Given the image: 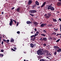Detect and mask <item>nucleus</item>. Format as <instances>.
<instances>
[{
  "mask_svg": "<svg viewBox=\"0 0 61 61\" xmlns=\"http://www.w3.org/2000/svg\"><path fill=\"white\" fill-rule=\"evenodd\" d=\"M52 5H53V4H51V5H49L47 8L48 10H50V9L51 11L55 10V8H54V7L53 6H52Z\"/></svg>",
  "mask_w": 61,
  "mask_h": 61,
  "instance_id": "nucleus-1",
  "label": "nucleus"
},
{
  "mask_svg": "<svg viewBox=\"0 0 61 61\" xmlns=\"http://www.w3.org/2000/svg\"><path fill=\"white\" fill-rule=\"evenodd\" d=\"M37 53L38 54V55H39V56H41V55H42L43 54V52H42V51H41V50H38L37 52Z\"/></svg>",
  "mask_w": 61,
  "mask_h": 61,
  "instance_id": "nucleus-2",
  "label": "nucleus"
},
{
  "mask_svg": "<svg viewBox=\"0 0 61 61\" xmlns=\"http://www.w3.org/2000/svg\"><path fill=\"white\" fill-rule=\"evenodd\" d=\"M30 13L31 14H34V13H36L37 12L36 10H31L29 11Z\"/></svg>",
  "mask_w": 61,
  "mask_h": 61,
  "instance_id": "nucleus-3",
  "label": "nucleus"
},
{
  "mask_svg": "<svg viewBox=\"0 0 61 61\" xmlns=\"http://www.w3.org/2000/svg\"><path fill=\"white\" fill-rule=\"evenodd\" d=\"M13 19H10V22L9 23V25L10 26H11L13 23Z\"/></svg>",
  "mask_w": 61,
  "mask_h": 61,
  "instance_id": "nucleus-4",
  "label": "nucleus"
},
{
  "mask_svg": "<svg viewBox=\"0 0 61 61\" xmlns=\"http://www.w3.org/2000/svg\"><path fill=\"white\" fill-rule=\"evenodd\" d=\"M52 55V53H48V52L47 53V55L49 57H51L52 56V55Z\"/></svg>",
  "mask_w": 61,
  "mask_h": 61,
  "instance_id": "nucleus-5",
  "label": "nucleus"
},
{
  "mask_svg": "<svg viewBox=\"0 0 61 61\" xmlns=\"http://www.w3.org/2000/svg\"><path fill=\"white\" fill-rule=\"evenodd\" d=\"M44 16H45L46 18V19H48V18L50 17L47 15V14H46Z\"/></svg>",
  "mask_w": 61,
  "mask_h": 61,
  "instance_id": "nucleus-6",
  "label": "nucleus"
},
{
  "mask_svg": "<svg viewBox=\"0 0 61 61\" xmlns=\"http://www.w3.org/2000/svg\"><path fill=\"white\" fill-rule=\"evenodd\" d=\"M46 24L42 23L41 25V27H43L44 26H46Z\"/></svg>",
  "mask_w": 61,
  "mask_h": 61,
  "instance_id": "nucleus-7",
  "label": "nucleus"
},
{
  "mask_svg": "<svg viewBox=\"0 0 61 61\" xmlns=\"http://www.w3.org/2000/svg\"><path fill=\"white\" fill-rule=\"evenodd\" d=\"M33 24L36 25V26H37V25H38V23L36 21H34L33 22Z\"/></svg>",
  "mask_w": 61,
  "mask_h": 61,
  "instance_id": "nucleus-8",
  "label": "nucleus"
},
{
  "mask_svg": "<svg viewBox=\"0 0 61 61\" xmlns=\"http://www.w3.org/2000/svg\"><path fill=\"white\" fill-rule=\"evenodd\" d=\"M57 6H60V5H61V2H58L56 4Z\"/></svg>",
  "mask_w": 61,
  "mask_h": 61,
  "instance_id": "nucleus-9",
  "label": "nucleus"
},
{
  "mask_svg": "<svg viewBox=\"0 0 61 61\" xmlns=\"http://www.w3.org/2000/svg\"><path fill=\"white\" fill-rule=\"evenodd\" d=\"M46 4V2H44L43 3V4L41 6V7L42 8V7H43L44 6H45Z\"/></svg>",
  "mask_w": 61,
  "mask_h": 61,
  "instance_id": "nucleus-10",
  "label": "nucleus"
},
{
  "mask_svg": "<svg viewBox=\"0 0 61 61\" xmlns=\"http://www.w3.org/2000/svg\"><path fill=\"white\" fill-rule=\"evenodd\" d=\"M58 49L57 50V52H61V49L59 47L58 48Z\"/></svg>",
  "mask_w": 61,
  "mask_h": 61,
  "instance_id": "nucleus-11",
  "label": "nucleus"
},
{
  "mask_svg": "<svg viewBox=\"0 0 61 61\" xmlns=\"http://www.w3.org/2000/svg\"><path fill=\"white\" fill-rule=\"evenodd\" d=\"M39 34V32L38 31H37L36 32V33H35V35H34V36L35 37V36H38V35Z\"/></svg>",
  "mask_w": 61,
  "mask_h": 61,
  "instance_id": "nucleus-12",
  "label": "nucleus"
},
{
  "mask_svg": "<svg viewBox=\"0 0 61 61\" xmlns=\"http://www.w3.org/2000/svg\"><path fill=\"white\" fill-rule=\"evenodd\" d=\"M32 3V1L31 0H29V1L28 2V4L29 5H30Z\"/></svg>",
  "mask_w": 61,
  "mask_h": 61,
  "instance_id": "nucleus-13",
  "label": "nucleus"
},
{
  "mask_svg": "<svg viewBox=\"0 0 61 61\" xmlns=\"http://www.w3.org/2000/svg\"><path fill=\"white\" fill-rule=\"evenodd\" d=\"M26 23L27 24H32V22L30 21H27L26 22Z\"/></svg>",
  "mask_w": 61,
  "mask_h": 61,
  "instance_id": "nucleus-14",
  "label": "nucleus"
},
{
  "mask_svg": "<svg viewBox=\"0 0 61 61\" xmlns=\"http://www.w3.org/2000/svg\"><path fill=\"white\" fill-rule=\"evenodd\" d=\"M20 8L19 7L16 9V11L18 12H19L20 11Z\"/></svg>",
  "mask_w": 61,
  "mask_h": 61,
  "instance_id": "nucleus-15",
  "label": "nucleus"
},
{
  "mask_svg": "<svg viewBox=\"0 0 61 61\" xmlns=\"http://www.w3.org/2000/svg\"><path fill=\"white\" fill-rule=\"evenodd\" d=\"M35 39H36V37H34L33 38H31L30 39V40H32V41H34L35 40Z\"/></svg>",
  "mask_w": 61,
  "mask_h": 61,
  "instance_id": "nucleus-16",
  "label": "nucleus"
},
{
  "mask_svg": "<svg viewBox=\"0 0 61 61\" xmlns=\"http://www.w3.org/2000/svg\"><path fill=\"white\" fill-rule=\"evenodd\" d=\"M36 6H37V5H35L32 6V8L33 9H35V8L36 7Z\"/></svg>",
  "mask_w": 61,
  "mask_h": 61,
  "instance_id": "nucleus-17",
  "label": "nucleus"
},
{
  "mask_svg": "<svg viewBox=\"0 0 61 61\" xmlns=\"http://www.w3.org/2000/svg\"><path fill=\"white\" fill-rule=\"evenodd\" d=\"M47 40V39L46 37L42 39V41H46Z\"/></svg>",
  "mask_w": 61,
  "mask_h": 61,
  "instance_id": "nucleus-18",
  "label": "nucleus"
},
{
  "mask_svg": "<svg viewBox=\"0 0 61 61\" xmlns=\"http://www.w3.org/2000/svg\"><path fill=\"white\" fill-rule=\"evenodd\" d=\"M47 15L50 17L51 16V13H48Z\"/></svg>",
  "mask_w": 61,
  "mask_h": 61,
  "instance_id": "nucleus-19",
  "label": "nucleus"
},
{
  "mask_svg": "<svg viewBox=\"0 0 61 61\" xmlns=\"http://www.w3.org/2000/svg\"><path fill=\"white\" fill-rule=\"evenodd\" d=\"M44 52L45 53H47V54L48 53V51L46 50H44Z\"/></svg>",
  "mask_w": 61,
  "mask_h": 61,
  "instance_id": "nucleus-20",
  "label": "nucleus"
},
{
  "mask_svg": "<svg viewBox=\"0 0 61 61\" xmlns=\"http://www.w3.org/2000/svg\"><path fill=\"white\" fill-rule=\"evenodd\" d=\"M54 48L55 49H58L59 47L58 46H54Z\"/></svg>",
  "mask_w": 61,
  "mask_h": 61,
  "instance_id": "nucleus-21",
  "label": "nucleus"
},
{
  "mask_svg": "<svg viewBox=\"0 0 61 61\" xmlns=\"http://www.w3.org/2000/svg\"><path fill=\"white\" fill-rule=\"evenodd\" d=\"M35 4H36L37 5H39V3L37 1L36 2Z\"/></svg>",
  "mask_w": 61,
  "mask_h": 61,
  "instance_id": "nucleus-22",
  "label": "nucleus"
},
{
  "mask_svg": "<svg viewBox=\"0 0 61 61\" xmlns=\"http://www.w3.org/2000/svg\"><path fill=\"white\" fill-rule=\"evenodd\" d=\"M52 19L53 22H57V20L56 19L53 18Z\"/></svg>",
  "mask_w": 61,
  "mask_h": 61,
  "instance_id": "nucleus-23",
  "label": "nucleus"
},
{
  "mask_svg": "<svg viewBox=\"0 0 61 61\" xmlns=\"http://www.w3.org/2000/svg\"><path fill=\"white\" fill-rule=\"evenodd\" d=\"M30 46L31 47V48H33V44L31 43L30 44Z\"/></svg>",
  "mask_w": 61,
  "mask_h": 61,
  "instance_id": "nucleus-24",
  "label": "nucleus"
},
{
  "mask_svg": "<svg viewBox=\"0 0 61 61\" xmlns=\"http://www.w3.org/2000/svg\"><path fill=\"white\" fill-rule=\"evenodd\" d=\"M41 36H43L44 37L46 36V35L45 34H44V33H43V34H41Z\"/></svg>",
  "mask_w": 61,
  "mask_h": 61,
  "instance_id": "nucleus-25",
  "label": "nucleus"
},
{
  "mask_svg": "<svg viewBox=\"0 0 61 61\" xmlns=\"http://www.w3.org/2000/svg\"><path fill=\"white\" fill-rule=\"evenodd\" d=\"M13 41H14V39L11 38V39L10 42H13Z\"/></svg>",
  "mask_w": 61,
  "mask_h": 61,
  "instance_id": "nucleus-26",
  "label": "nucleus"
},
{
  "mask_svg": "<svg viewBox=\"0 0 61 61\" xmlns=\"http://www.w3.org/2000/svg\"><path fill=\"white\" fill-rule=\"evenodd\" d=\"M3 41H4V42H5L6 43H7V44H8V43H9L7 42V41H6V40L5 39H3Z\"/></svg>",
  "mask_w": 61,
  "mask_h": 61,
  "instance_id": "nucleus-27",
  "label": "nucleus"
},
{
  "mask_svg": "<svg viewBox=\"0 0 61 61\" xmlns=\"http://www.w3.org/2000/svg\"><path fill=\"white\" fill-rule=\"evenodd\" d=\"M4 54H0V57H3Z\"/></svg>",
  "mask_w": 61,
  "mask_h": 61,
  "instance_id": "nucleus-28",
  "label": "nucleus"
},
{
  "mask_svg": "<svg viewBox=\"0 0 61 61\" xmlns=\"http://www.w3.org/2000/svg\"><path fill=\"white\" fill-rule=\"evenodd\" d=\"M13 21L15 22V24L17 23V22H16V21H15V20H13Z\"/></svg>",
  "mask_w": 61,
  "mask_h": 61,
  "instance_id": "nucleus-29",
  "label": "nucleus"
},
{
  "mask_svg": "<svg viewBox=\"0 0 61 61\" xmlns=\"http://www.w3.org/2000/svg\"><path fill=\"white\" fill-rule=\"evenodd\" d=\"M40 61H45V60L44 59H41Z\"/></svg>",
  "mask_w": 61,
  "mask_h": 61,
  "instance_id": "nucleus-30",
  "label": "nucleus"
},
{
  "mask_svg": "<svg viewBox=\"0 0 61 61\" xmlns=\"http://www.w3.org/2000/svg\"><path fill=\"white\" fill-rule=\"evenodd\" d=\"M60 39H59L57 41H56V42H58L59 41H60Z\"/></svg>",
  "mask_w": 61,
  "mask_h": 61,
  "instance_id": "nucleus-31",
  "label": "nucleus"
},
{
  "mask_svg": "<svg viewBox=\"0 0 61 61\" xmlns=\"http://www.w3.org/2000/svg\"><path fill=\"white\" fill-rule=\"evenodd\" d=\"M34 37H35V36H34V35H32L30 36V37H31V38Z\"/></svg>",
  "mask_w": 61,
  "mask_h": 61,
  "instance_id": "nucleus-32",
  "label": "nucleus"
},
{
  "mask_svg": "<svg viewBox=\"0 0 61 61\" xmlns=\"http://www.w3.org/2000/svg\"><path fill=\"white\" fill-rule=\"evenodd\" d=\"M52 34L53 35H56V33L55 32H53L52 33Z\"/></svg>",
  "mask_w": 61,
  "mask_h": 61,
  "instance_id": "nucleus-33",
  "label": "nucleus"
},
{
  "mask_svg": "<svg viewBox=\"0 0 61 61\" xmlns=\"http://www.w3.org/2000/svg\"><path fill=\"white\" fill-rule=\"evenodd\" d=\"M54 54L55 55H56V52L55 51V52L54 53Z\"/></svg>",
  "mask_w": 61,
  "mask_h": 61,
  "instance_id": "nucleus-34",
  "label": "nucleus"
},
{
  "mask_svg": "<svg viewBox=\"0 0 61 61\" xmlns=\"http://www.w3.org/2000/svg\"><path fill=\"white\" fill-rule=\"evenodd\" d=\"M17 33L18 34H20V31H18L17 32Z\"/></svg>",
  "mask_w": 61,
  "mask_h": 61,
  "instance_id": "nucleus-35",
  "label": "nucleus"
},
{
  "mask_svg": "<svg viewBox=\"0 0 61 61\" xmlns=\"http://www.w3.org/2000/svg\"><path fill=\"white\" fill-rule=\"evenodd\" d=\"M54 30H55V31H58V29H56L54 28Z\"/></svg>",
  "mask_w": 61,
  "mask_h": 61,
  "instance_id": "nucleus-36",
  "label": "nucleus"
},
{
  "mask_svg": "<svg viewBox=\"0 0 61 61\" xmlns=\"http://www.w3.org/2000/svg\"><path fill=\"white\" fill-rule=\"evenodd\" d=\"M43 32H44V33H46V30H44L43 31Z\"/></svg>",
  "mask_w": 61,
  "mask_h": 61,
  "instance_id": "nucleus-37",
  "label": "nucleus"
},
{
  "mask_svg": "<svg viewBox=\"0 0 61 61\" xmlns=\"http://www.w3.org/2000/svg\"><path fill=\"white\" fill-rule=\"evenodd\" d=\"M42 38H40V40L41 41H42H42H43V40H42L43 39Z\"/></svg>",
  "mask_w": 61,
  "mask_h": 61,
  "instance_id": "nucleus-38",
  "label": "nucleus"
},
{
  "mask_svg": "<svg viewBox=\"0 0 61 61\" xmlns=\"http://www.w3.org/2000/svg\"><path fill=\"white\" fill-rule=\"evenodd\" d=\"M43 45V46H46V44H44Z\"/></svg>",
  "mask_w": 61,
  "mask_h": 61,
  "instance_id": "nucleus-39",
  "label": "nucleus"
},
{
  "mask_svg": "<svg viewBox=\"0 0 61 61\" xmlns=\"http://www.w3.org/2000/svg\"><path fill=\"white\" fill-rule=\"evenodd\" d=\"M35 47V46H36V44H34L33 45V47Z\"/></svg>",
  "mask_w": 61,
  "mask_h": 61,
  "instance_id": "nucleus-40",
  "label": "nucleus"
},
{
  "mask_svg": "<svg viewBox=\"0 0 61 61\" xmlns=\"http://www.w3.org/2000/svg\"><path fill=\"white\" fill-rule=\"evenodd\" d=\"M1 52H4V50L3 49H2L1 50Z\"/></svg>",
  "mask_w": 61,
  "mask_h": 61,
  "instance_id": "nucleus-41",
  "label": "nucleus"
},
{
  "mask_svg": "<svg viewBox=\"0 0 61 61\" xmlns=\"http://www.w3.org/2000/svg\"><path fill=\"white\" fill-rule=\"evenodd\" d=\"M30 15H31V16H34V15L32 14H30Z\"/></svg>",
  "mask_w": 61,
  "mask_h": 61,
  "instance_id": "nucleus-42",
  "label": "nucleus"
},
{
  "mask_svg": "<svg viewBox=\"0 0 61 61\" xmlns=\"http://www.w3.org/2000/svg\"><path fill=\"white\" fill-rule=\"evenodd\" d=\"M15 9V7H13L11 8L12 10H13V9Z\"/></svg>",
  "mask_w": 61,
  "mask_h": 61,
  "instance_id": "nucleus-43",
  "label": "nucleus"
},
{
  "mask_svg": "<svg viewBox=\"0 0 61 61\" xmlns=\"http://www.w3.org/2000/svg\"><path fill=\"white\" fill-rule=\"evenodd\" d=\"M6 41L7 42H9V40H7Z\"/></svg>",
  "mask_w": 61,
  "mask_h": 61,
  "instance_id": "nucleus-44",
  "label": "nucleus"
},
{
  "mask_svg": "<svg viewBox=\"0 0 61 61\" xmlns=\"http://www.w3.org/2000/svg\"><path fill=\"white\" fill-rule=\"evenodd\" d=\"M19 24V22H17V26H18V25Z\"/></svg>",
  "mask_w": 61,
  "mask_h": 61,
  "instance_id": "nucleus-45",
  "label": "nucleus"
},
{
  "mask_svg": "<svg viewBox=\"0 0 61 61\" xmlns=\"http://www.w3.org/2000/svg\"><path fill=\"white\" fill-rule=\"evenodd\" d=\"M3 44H4V41H2L1 42V44L3 45Z\"/></svg>",
  "mask_w": 61,
  "mask_h": 61,
  "instance_id": "nucleus-46",
  "label": "nucleus"
},
{
  "mask_svg": "<svg viewBox=\"0 0 61 61\" xmlns=\"http://www.w3.org/2000/svg\"><path fill=\"white\" fill-rule=\"evenodd\" d=\"M34 30L35 31H37V30L36 29V28H35L34 29Z\"/></svg>",
  "mask_w": 61,
  "mask_h": 61,
  "instance_id": "nucleus-47",
  "label": "nucleus"
},
{
  "mask_svg": "<svg viewBox=\"0 0 61 61\" xmlns=\"http://www.w3.org/2000/svg\"><path fill=\"white\" fill-rule=\"evenodd\" d=\"M50 25V26H52V24H49Z\"/></svg>",
  "mask_w": 61,
  "mask_h": 61,
  "instance_id": "nucleus-48",
  "label": "nucleus"
},
{
  "mask_svg": "<svg viewBox=\"0 0 61 61\" xmlns=\"http://www.w3.org/2000/svg\"><path fill=\"white\" fill-rule=\"evenodd\" d=\"M59 20L60 21H61V19L60 18L59 19Z\"/></svg>",
  "mask_w": 61,
  "mask_h": 61,
  "instance_id": "nucleus-49",
  "label": "nucleus"
},
{
  "mask_svg": "<svg viewBox=\"0 0 61 61\" xmlns=\"http://www.w3.org/2000/svg\"><path fill=\"white\" fill-rule=\"evenodd\" d=\"M46 2L47 3H49V1H46Z\"/></svg>",
  "mask_w": 61,
  "mask_h": 61,
  "instance_id": "nucleus-50",
  "label": "nucleus"
},
{
  "mask_svg": "<svg viewBox=\"0 0 61 61\" xmlns=\"http://www.w3.org/2000/svg\"><path fill=\"white\" fill-rule=\"evenodd\" d=\"M4 12H1V14H2V15H3V14H4Z\"/></svg>",
  "mask_w": 61,
  "mask_h": 61,
  "instance_id": "nucleus-51",
  "label": "nucleus"
},
{
  "mask_svg": "<svg viewBox=\"0 0 61 61\" xmlns=\"http://www.w3.org/2000/svg\"><path fill=\"white\" fill-rule=\"evenodd\" d=\"M14 49L15 50H16V47H15L14 48Z\"/></svg>",
  "mask_w": 61,
  "mask_h": 61,
  "instance_id": "nucleus-52",
  "label": "nucleus"
},
{
  "mask_svg": "<svg viewBox=\"0 0 61 61\" xmlns=\"http://www.w3.org/2000/svg\"><path fill=\"white\" fill-rule=\"evenodd\" d=\"M31 34H33V31H32L31 32H30Z\"/></svg>",
  "mask_w": 61,
  "mask_h": 61,
  "instance_id": "nucleus-53",
  "label": "nucleus"
},
{
  "mask_svg": "<svg viewBox=\"0 0 61 61\" xmlns=\"http://www.w3.org/2000/svg\"><path fill=\"white\" fill-rule=\"evenodd\" d=\"M40 7V6L38 7H37V8H38H38H39Z\"/></svg>",
  "mask_w": 61,
  "mask_h": 61,
  "instance_id": "nucleus-54",
  "label": "nucleus"
},
{
  "mask_svg": "<svg viewBox=\"0 0 61 61\" xmlns=\"http://www.w3.org/2000/svg\"><path fill=\"white\" fill-rule=\"evenodd\" d=\"M0 41H1V37H0Z\"/></svg>",
  "mask_w": 61,
  "mask_h": 61,
  "instance_id": "nucleus-55",
  "label": "nucleus"
},
{
  "mask_svg": "<svg viewBox=\"0 0 61 61\" xmlns=\"http://www.w3.org/2000/svg\"><path fill=\"white\" fill-rule=\"evenodd\" d=\"M54 40H56V38H54Z\"/></svg>",
  "mask_w": 61,
  "mask_h": 61,
  "instance_id": "nucleus-56",
  "label": "nucleus"
},
{
  "mask_svg": "<svg viewBox=\"0 0 61 61\" xmlns=\"http://www.w3.org/2000/svg\"><path fill=\"white\" fill-rule=\"evenodd\" d=\"M11 50H13V51L14 49L13 48H12V49H11Z\"/></svg>",
  "mask_w": 61,
  "mask_h": 61,
  "instance_id": "nucleus-57",
  "label": "nucleus"
},
{
  "mask_svg": "<svg viewBox=\"0 0 61 61\" xmlns=\"http://www.w3.org/2000/svg\"><path fill=\"white\" fill-rule=\"evenodd\" d=\"M59 35V34H58L56 35V36H58Z\"/></svg>",
  "mask_w": 61,
  "mask_h": 61,
  "instance_id": "nucleus-58",
  "label": "nucleus"
},
{
  "mask_svg": "<svg viewBox=\"0 0 61 61\" xmlns=\"http://www.w3.org/2000/svg\"><path fill=\"white\" fill-rule=\"evenodd\" d=\"M24 53L25 54H26V52L25 51V52H24Z\"/></svg>",
  "mask_w": 61,
  "mask_h": 61,
  "instance_id": "nucleus-59",
  "label": "nucleus"
},
{
  "mask_svg": "<svg viewBox=\"0 0 61 61\" xmlns=\"http://www.w3.org/2000/svg\"><path fill=\"white\" fill-rule=\"evenodd\" d=\"M60 28H61V25H60Z\"/></svg>",
  "mask_w": 61,
  "mask_h": 61,
  "instance_id": "nucleus-60",
  "label": "nucleus"
},
{
  "mask_svg": "<svg viewBox=\"0 0 61 61\" xmlns=\"http://www.w3.org/2000/svg\"><path fill=\"white\" fill-rule=\"evenodd\" d=\"M58 1H59V2H61V0H58Z\"/></svg>",
  "mask_w": 61,
  "mask_h": 61,
  "instance_id": "nucleus-61",
  "label": "nucleus"
},
{
  "mask_svg": "<svg viewBox=\"0 0 61 61\" xmlns=\"http://www.w3.org/2000/svg\"><path fill=\"white\" fill-rule=\"evenodd\" d=\"M57 12L58 13H59L60 12L59 11H57Z\"/></svg>",
  "mask_w": 61,
  "mask_h": 61,
  "instance_id": "nucleus-62",
  "label": "nucleus"
},
{
  "mask_svg": "<svg viewBox=\"0 0 61 61\" xmlns=\"http://www.w3.org/2000/svg\"><path fill=\"white\" fill-rule=\"evenodd\" d=\"M60 38L61 39V35L60 36Z\"/></svg>",
  "mask_w": 61,
  "mask_h": 61,
  "instance_id": "nucleus-63",
  "label": "nucleus"
},
{
  "mask_svg": "<svg viewBox=\"0 0 61 61\" xmlns=\"http://www.w3.org/2000/svg\"><path fill=\"white\" fill-rule=\"evenodd\" d=\"M60 31H61V28H60Z\"/></svg>",
  "mask_w": 61,
  "mask_h": 61,
  "instance_id": "nucleus-64",
  "label": "nucleus"
}]
</instances>
